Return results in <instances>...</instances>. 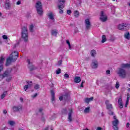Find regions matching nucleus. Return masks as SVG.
Segmentation results:
<instances>
[{
  "instance_id": "nucleus-1",
  "label": "nucleus",
  "mask_w": 130,
  "mask_h": 130,
  "mask_svg": "<svg viewBox=\"0 0 130 130\" xmlns=\"http://www.w3.org/2000/svg\"><path fill=\"white\" fill-rule=\"evenodd\" d=\"M11 56L9 57L7 59L6 64V66L7 67L10 66L12 62L14 61H16L17 59H18V56H19V53L16 51H14V52H13L11 54Z\"/></svg>"
},
{
  "instance_id": "nucleus-2",
  "label": "nucleus",
  "mask_w": 130,
  "mask_h": 130,
  "mask_svg": "<svg viewBox=\"0 0 130 130\" xmlns=\"http://www.w3.org/2000/svg\"><path fill=\"white\" fill-rule=\"evenodd\" d=\"M21 37L24 42H27L28 39V28L25 26L22 28Z\"/></svg>"
},
{
  "instance_id": "nucleus-3",
  "label": "nucleus",
  "mask_w": 130,
  "mask_h": 130,
  "mask_svg": "<svg viewBox=\"0 0 130 130\" xmlns=\"http://www.w3.org/2000/svg\"><path fill=\"white\" fill-rule=\"evenodd\" d=\"M37 12L39 15L41 16L43 13L42 11V4L40 1H38L36 4Z\"/></svg>"
},
{
  "instance_id": "nucleus-4",
  "label": "nucleus",
  "mask_w": 130,
  "mask_h": 130,
  "mask_svg": "<svg viewBox=\"0 0 130 130\" xmlns=\"http://www.w3.org/2000/svg\"><path fill=\"white\" fill-rule=\"evenodd\" d=\"M130 28V24L127 23H121L118 25V29L122 31H126Z\"/></svg>"
},
{
  "instance_id": "nucleus-5",
  "label": "nucleus",
  "mask_w": 130,
  "mask_h": 130,
  "mask_svg": "<svg viewBox=\"0 0 130 130\" xmlns=\"http://www.w3.org/2000/svg\"><path fill=\"white\" fill-rule=\"evenodd\" d=\"M118 75L120 78L124 79L126 77V71L122 68H119Z\"/></svg>"
},
{
  "instance_id": "nucleus-6",
  "label": "nucleus",
  "mask_w": 130,
  "mask_h": 130,
  "mask_svg": "<svg viewBox=\"0 0 130 130\" xmlns=\"http://www.w3.org/2000/svg\"><path fill=\"white\" fill-rule=\"evenodd\" d=\"M119 123V121L118 119L114 120L112 121L113 124V129L114 130H118V124Z\"/></svg>"
},
{
  "instance_id": "nucleus-7",
  "label": "nucleus",
  "mask_w": 130,
  "mask_h": 130,
  "mask_svg": "<svg viewBox=\"0 0 130 130\" xmlns=\"http://www.w3.org/2000/svg\"><path fill=\"white\" fill-rule=\"evenodd\" d=\"M66 1L64 0H58V9H63L64 8V3Z\"/></svg>"
},
{
  "instance_id": "nucleus-8",
  "label": "nucleus",
  "mask_w": 130,
  "mask_h": 130,
  "mask_svg": "<svg viewBox=\"0 0 130 130\" xmlns=\"http://www.w3.org/2000/svg\"><path fill=\"white\" fill-rule=\"evenodd\" d=\"M6 59L4 57H0V73L4 69V63Z\"/></svg>"
},
{
  "instance_id": "nucleus-9",
  "label": "nucleus",
  "mask_w": 130,
  "mask_h": 130,
  "mask_svg": "<svg viewBox=\"0 0 130 130\" xmlns=\"http://www.w3.org/2000/svg\"><path fill=\"white\" fill-rule=\"evenodd\" d=\"M70 99V96H69V94L66 93L64 95H63L59 97V100L60 101H62V100H64L67 101V100H69Z\"/></svg>"
},
{
  "instance_id": "nucleus-10",
  "label": "nucleus",
  "mask_w": 130,
  "mask_h": 130,
  "mask_svg": "<svg viewBox=\"0 0 130 130\" xmlns=\"http://www.w3.org/2000/svg\"><path fill=\"white\" fill-rule=\"evenodd\" d=\"M100 20L102 22H106L107 21V16L104 15V12L103 11H101V12Z\"/></svg>"
},
{
  "instance_id": "nucleus-11",
  "label": "nucleus",
  "mask_w": 130,
  "mask_h": 130,
  "mask_svg": "<svg viewBox=\"0 0 130 130\" xmlns=\"http://www.w3.org/2000/svg\"><path fill=\"white\" fill-rule=\"evenodd\" d=\"M105 104L106 105L107 109L108 110H111V109H113V107L112 106V105L110 103L109 101H106Z\"/></svg>"
},
{
  "instance_id": "nucleus-12",
  "label": "nucleus",
  "mask_w": 130,
  "mask_h": 130,
  "mask_svg": "<svg viewBox=\"0 0 130 130\" xmlns=\"http://www.w3.org/2000/svg\"><path fill=\"white\" fill-rule=\"evenodd\" d=\"M85 27L87 30H89L91 28V22H90V19L88 18L85 19Z\"/></svg>"
},
{
  "instance_id": "nucleus-13",
  "label": "nucleus",
  "mask_w": 130,
  "mask_h": 130,
  "mask_svg": "<svg viewBox=\"0 0 130 130\" xmlns=\"http://www.w3.org/2000/svg\"><path fill=\"white\" fill-rule=\"evenodd\" d=\"M9 76H10V73L9 71H6L3 75H0V80H3L4 78L9 77Z\"/></svg>"
},
{
  "instance_id": "nucleus-14",
  "label": "nucleus",
  "mask_w": 130,
  "mask_h": 130,
  "mask_svg": "<svg viewBox=\"0 0 130 130\" xmlns=\"http://www.w3.org/2000/svg\"><path fill=\"white\" fill-rule=\"evenodd\" d=\"M91 67L92 69H97V68H98V61L96 60H93Z\"/></svg>"
},
{
  "instance_id": "nucleus-15",
  "label": "nucleus",
  "mask_w": 130,
  "mask_h": 130,
  "mask_svg": "<svg viewBox=\"0 0 130 130\" xmlns=\"http://www.w3.org/2000/svg\"><path fill=\"white\" fill-rule=\"evenodd\" d=\"M10 8H11V3L9 1H7L5 4V8L6 10H10Z\"/></svg>"
},
{
  "instance_id": "nucleus-16",
  "label": "nucleus",
  "mask_w": 130,
  "mask_h": 130,
  "mask_svg": "<svg viewBox=\"0 0 130 130\" xmlns=\"http://www.w3.org/2000/svg\"><path fill=\"white\" fill-rule=\"evenodd\" d=\"M13 112H17L22 110V106H19L18 107H13Z\"/></svg>"
},
{
  "instance_id": "nucleus-17",
  "label": "nucleus",
  "mask_w": 130,
  "mask_h": 130,
  "mask_svg": "<svg viewBox=\"0 0 130 130\" xmlns=\"http://www.w3.org/2000/svg\"><path fill=\"white\" fill-rule=\"evenodd\" d=\"M72 114H73V110L70 109V112L68 114V120L70 122H71L73 120L72 119Z\"/></svg>"
},
{
  "instance_id": "nucleus-18",
  "label": "nucleus",
  "mask_w": 130,
  "mask_h": 130,
  "mask_svg": "<svg viewBox=\"0 0 130 130\" xmlns=\"http://www.w3.org/2000/svg\"><path fill=\"white\" fill-rule=\"evenodd\" d=\"M81 81H82V79H81V77L79 76H76L74 78V82L75 83H76V84H78Z\"/></svg>"
},
{
  "instance_id": "nucleus-19",
  "label": "nucleus",
  "mask_w": 130,
  "mask_h": 130,
  "mask_svg": "<svg viewBox=\"0 0 130 130\" xmlns=\"http://www.w3.org/2000/svg\"><path fill=\"white\" fill-rule=\"evenodd\" d=\"M121 69H126L127 68H130V64L129 63H122L120 64Z\"/></svg>"
},
{
  "instance_id": "nucleus-20",
  "label": "nucleus",
  "mask_w": 130,
  "mask_h": 130,
  "mask_svg": "<svg viewBox=\"0 0 130 130\" xmlns=\"http://www.w3.org/2000/svg\"><path fill=\"white\" fill-rule=\"evenodd\" d=\"M118 102L119 108H122V107H123V105L122 104V99H121V98L118 99Z\"/></svg>"
},
{
  "instance_id": "nucleus-21",
  "label": "nucleus",
  "mask_w": 130,
  "mask_h": 130,
  "mask_svg": "<svg viewBox=\"0 0 130 130\" xmlns=\"http://www.w3.org/2000/svg\"><path fill=\"white\" fill-rule=\"evenodd\" d=\"M93 99H94L93 97H91L90 98H86L84 99V102L85 103H87V104H89V102L93 101Z\"/></svg>"
},
{
  "instance_id": "nucleus-22",
  "label": "nucleus",
  "mask_w": 130,
  "mask_h": 130,
  "mask_svg": "<svg viewBox=\"0 0 130 130\" xmlns=\"http://www.w3.org/2000/svg\"><path fill=\"white\" fill-rule=\"evenodd\" d=\"M58 33V31L56 30V29H54L51 31V34L53 36H57V34Z\"/></svg>"
},
{
  "instance_id": "nucleus-23",
  "label": "nucleus",
  "mask_w": 130,
  "mask_h": 130,
  "mask_svg": "<svg viewBox=\"0 0 130 130\" xmlns=\"http://www.w3.org/2000/svg\"><path fill=\"white\" fill-rule=\"evenodd\" d=\"M51 101L52 102L55 101V97L54 96V91L53 90H51Z\"/></svg>"
},
{
  "instance_id": "nucleus-24",
  "label": "nucleus",
  "mask_w": 130,
  "mask_h": 130,
  "mask_svg": "<svg viewBox=\"0 0 130 130\" xmlns=\"http://www.w3.org/2000/svg\"><path fill=\"white\" fill-rule=\"evenodd\" d=\"M96 54H97V53H96V50H92L90 51V55L91 56H92V57H95V56L96 55Z\"/></svg>"
},
{
  "instance_id": "nucleus-25",
  "label": "nucleus",
  "mask_w": 130,
  "mask_h": 130,
  "mask_svg": "<svg viewBox=\"0 0 130 130\" xmlns=\"http://www.w3.org/2000/svg\"><path fill=\"white\" fill-rule=\"evenodd\" d=\"M48 17L49 18V19H50V20L54 21V17H53V14H52V13H49Z\"/></svg>"
},
{
  "instance_id": "nucleus-26",
  "label": "nucleus",
  "mask_w": 130,
  "mask_h": 130,
  "mask_svg": "<svg viewBox=\"0 0 130 130\" xmlns=\"http://www.w3.org/2000/svg\"><path fill=\"white\" fill-rule=\"evenodd\" d=\"M74 16L75 18H78V17H79V16H80V13H79V11L76 10L75 11H74Z\"/></svg>"
},
{
  "instance_id": "nucleus-27",
  "label": "nucleus",
  "mask_w": 130,
  "mask_h": 130,
  "mask_svg": "<svg viewBox=\"0 0 130 130\" xmlns=\"http://www.w3.org/2000/svg\"><path fill=\"white\" fill-rule=\"evenodd\" d=\"M124 38H126V39H127L128 40H129V39H130L129 32H126V34H125Z\"/></svg>"
},
{
  "instance_id": "nucleus-28",
  "label": "nucleus",
  "mask_w": 130,
  "mask_h": 130,
  "mask_svg": "<svg viewBox=\"0 0 130 130\" xmlns=\"http://www.w3.org/2000/svg\"><path fill=\"white\" fill-rule=\"evenodd\" d=\"M7 94H8V92L4 91L3 93L1 95V99H3L4 98H5V97L7 96Z\"/></svg>"
},
{
  "instance_id": "nucleus-29",
  "label": "nucleus",
  "mask_w": 130,
  "mask_h": 130,
  "mask_svg": "<svg viewBox=\"0 0 130 130\" xmlns=\"http://www.w3.org/2000/svg\"><path fill=\"white\" fill-rule=\"evenodd\" d=\"M8 123L9 124H10V125H11V126H13L15 125V123H16L15 122V121L10 120L8 121Z\"/></svg>"
},
{
  "instance_id": "nucleus-30",
  "label": "nucleus",
  "mask_w": 130,
  "mask_h": 130,
  "mask_svg": "<svg viewBox=\"0 0 130 130\" xmlns=\"http://www.w3.org/2000/svg\"><path fill=\"white\" fill-rule=\"evenodd\" d=\"M84 113H89L90 112V107L86 108L84 110Z\"/></svg>"
},
{
  "instance_id": "nucleus-31",
  "label": "nucleus",
  "mask_w": 130,
  "mask_h": 130,
  "mask_svg": "<svg viewBox=\"0 0 130 130\" xmlns=\"http://www.w3.org/2000/svg\"><path fill=\"white\" fill-rule=\"evenodd\" d=\"M106 41V36H105V35H103L102 43H104V42H105Z\"/></svg>"
},
{
  "instance_id": "nucleus-32",
  "label": "nucleus",
  "mask_w": 130,
  "mask_h": 130,
  "mask_svg": "<svg viewBox=\"0 0 130 130\" xmlns=\"http://www.w3.org/2000/svg\"><path fill=\"white\" fill-rule=\"evenodd\" d=\"M66 43L68 45L69 49H72V46H71V43H70V41L66 40Z\"/></svg>"
},
{
  "instance_id": "nucleus-33",
  "label": "nucleus",
  "mask_w": 130,
  "mask_h": 130,
  "mask_svg": "<svg viewBox=\"0 0 130 130\" xmlns=\"http://www.w3.org/2000/svg\"><path fill=\"white\" fill-rule=\"evenodd\" d=\"M34 88L35 89V90H38L40 89V85L38 84H37L35 85Z\"/></svg>"
},
{
  "instance_id": "nucleus-34",
  "label": "nucleus",
  "mask_w": 130,
  "mask_h": 130,
  "mask_svg": "<svg viewBox=\"0 0 130 130\" xmlns=\"http://www.w3.org/2000/svg\"><path fill=\"white\" fill-rule=\"evenodd\" d=\"M29 69L30 71H34V70H36V68L34 66H29Z\"/></svg>"
},
{
  "instance_id": "nucleus-35",
  "label": "nucleus",
  "mask_w": 130,
  "mask_h": 130,
  "mask_svg": "<svg viewBox=\"0 0 130 130\" xmlns=\"http://www.w3.org/2000/svg\"><path fill=\"white\" fill-rule=\"evenodd\" d=\"M34 28V25L33 24H31L29 26V30L30 32H34V30H33V28Z\"/></svg>"
},
{
  "instance_id": "nucleus-36",
  "label": "nucleus",
  "mask_w": 130,
  "mask_h": 130,
  "mask_svg": "<svg viewBox=\"0 0 130 130\" xmlns=\"http://www.w3.org/2000/svg\"><path fill=\"white\" fill-rule=\"evenodd\" d=\"M61 71V70H60V69H58L56 71V75H59V74L60 73V72Z\"/></svg>"
},
{
  "instance_id": "nucleus-37",
  "label": "nucleus",
  "mask_w": 130,
  "mask_h": 130,
  "mask_svg": "<svg viewBox=\"0 0 130 130\" xmlns=\"http://www.w3.org/2000/svg\"><path fill=\"white\" fill-rule=\"evenodd\" d=\"M27 83L28 84L27 85V86H28V88L31 87V86H32V81H30L29 83L28 82Z\"/></svg>"
},
{
  "instance_id": "nucleus-38",
  "label": "nucleus",
  "mask_w": 130,
  "mask_h": 130,
  "mask_svg": "<svg viewBox=\"0 0 130 130\" xmlns=\"http://www.w3.org/2000/svg\"><path fill=\"white\" fill-rule=\"evenodd\" d=\"M108 113L109 115H114V113L113 111H111V110H109Z\"/></svg>"
},
{
  "instance_id": "nucleus-39",
  "label": "nucleus",
  "mask_w": 130,
  "mask_h": 130,
  "mask_svg": "<svg viewBox=\"0 0 130 130\" xmlns=\"http://www.w3.org/2000/svg\"><path fill=\"white\" fill-rule=\"evenodd\" d=\"M64 77L65 79H69V78H70V75L68 74H65L64 75Z\"/></svg>"
},
{
  "instance_id": "nucleus-40",
  "label": "nucleus",
  "mask_w": 130,
  "mask_h": 130,
  "mask_svg": "<svg viewBox=\"0 0 130 130\" xmlns=\"http://www.w3.org/2000/svg\"><path fill=\"white\" fill-rule=\"evenodd\" d=\"M11 80H12V77H11V76H9V77H8V78L6 79L7 82H10V81H11Z\"/></svg>"
},
{
  "instance_id": "nucleus-41",
  "label": "nucleus",
  "mask_w": 130,
  "mask_h": 130,
  "mask_svg": "<svg viewBox=\"0 0 130 130\" xmlns=\"http://www.w3.org/2000/svg\"><path fill=\"white\" fill-rule=\"evenodd\" d=\"M62 113H65L66 114H67L68 113V111L67 110V109H63L62 111Z\"/></svg>"
},
{
  "instance_id": "nucleus-42",
  "label": "nucleus",
  "mask_w": 130,
  "mask_h": 130,
  "mask_svg": "<svg viewBox=\"0 0 130 130\" xmlns=\"http://www.w3.org/2000/svg\"><path fill=\"white\" fill-rule=\"evenodd\" d=\"M115 88H116V89H118V88H119V82H116Z\"/></svg>"
},
{
  "instance_id": "nucleus-43",
  "label": "nucleus",
  "mask_w": 130,
  "mask_h": 130,
  "mask_svg": "<svg viewBox=\"0 0 130 130\" xmlns=\"http://www.w3.org/2000/svg\"><path fill=\"white\" fill-rule=\"evenodd\" d=\"M129 97H130L129 93H127L126 101H129Z\"/></svg>"
},
{
  "instance_id": "nucleus-44",
  "label": "nucleus",
  "mask_w": 130,
  "mask_h": 130,
  "mask_svg": "<svg viewBox=\"0 0 130 130\" xmlns=\"http://www.w3.org/2000/svg\"><path fill=\"white\" fill-rule=\"evenodd\" d=\"M61 64H62V60H59L58 63V66H61Z\"/></svg>"
},
{
  "instance_id": "nucleus-45",
  "label": "nucleus",
  "mask_w": 130,
  "mask_h": 130,
  "mask_svg": "<svg viewBox=\"0 0 130 130\" xmlns=\"http://www.w3.org/2000/svg\"><path fill=\"white\" fill-rule=\"evenodd\" d=\"M28 88H29L28 85H25L24 86V89L25 90V91H26V90H28Z\"/></svg>"
},
{
  "instance_id": "nucleus-46",
  "label": "nucleus",
  "mask_w": 130,
  "mask_h": 130,
  "mask_svg": "<svg viewBox=\"0 0 130 130\" xmlns=\"http://www.w3.org/2000/svg\"><path fill=\"white\" fill-rule=\"evenodd\" d=\"M85 83V81H83L81 83V85H80V87L81 88H83V87H84V83Z\"/></svg>"
},
{
  "instance_id": "nucleus-47",
  "label": "nucleus",
  "mask_w": 130,
  "mask_h": 130,
  "mask_svg": "<svg viewBox=\"0 0 130 130\" xmlns=\"http://www.w3.org/2000/svg\"><path fill=\"white\" fill-rule=\"evenodd\" d=\"M59 14H63V10H62V9H59Z\"/></svg>"
},
{
  "instance_id": "nucleus-48",
  "label": "nucleus",
  "mask_w": 130,
  "mask_h": 130,
  "mask_svg": "<svg viewBox=\"0 0 130 130\" xmlns=\"http://www.w3.org/2000/svg\"><path fill=\"white\" fill-rule=\"evenodd\" d=\"M67 14H68V15H71V14H72V11H71L70 10H68Z\"/></svg>"
},
{
  "instance_id": "nucleus-49",
  "label": "nucleus",
  "mask_w": 130,
  "mask_h": 130,
  "mask_svg": "<svg viewBox=\"0 0 130 130\" xmlns=\"http://www.w3.org/2000/svg\"><path fill=\"white\" fill-rule=\"evenodd\" d=\"M32 98H36V97H37V93H35V94L31 95Z\"/></svg>"
},
{
  "instance_id": "nucleus-50",
  "label": "nucleus",
  "mask_w": 130,
  "mask_h": 130,
  "mask_svg": "<svg viewBox=\"0 0 130 130\" xmlns=\"http://www.w3.org/2000/svg\"><path fill=\"white\" fill-rule=\"evenodd\" d=\"M21 4H22V2L21 1H18L17 3H16V5H21Z\"/></svg>"
},
{
  "instance_id": "nucleus-51",
  "label": "nucleus",
  "mask_w": 130,
  "mask_h": 130,
  "mask_svg": "<svg viewBox=\"0 0 130 130\" xmlns=\"http://www.w3.org/2000/svg\"><path fill=\"white\" fill-rule=\"evenodd\" d=\"M106 73L107 75H110V70H107Z\"/></svg>"
},
{
  "instance_id": "nucleus-52",
  "label": "nucleus",
  "mask_w": 130,
  "mask_h": 130,
  "mask_svg": "<svg viewBox=\"0 0 130 130\" xmlns=\"http://www.w3.org/2000/svg\"><path fill=\"white\" fill-rule=\"evenodd\" d=\"M3 39H8V36H7L6 35H4L3 36Z\"/></svg>"
},
{
  "instance_id": "nucleus-53",
  "label": "nucleus",
  "mask_w": 130,
  "mask_h": 130,
  "mask_svg": "<svg viewBox=\"0 0 130 130\" xmlns=\"http://www.w3.org/2000/svg\"><path fill=\"white\" fill-rule=\"evenodd\" d=\"M127 105H128V101H126L125 105V107H127Z\"/></svg>"
},
{
  "instance_id": "nucleus-54",
  "label": "nucleus",
  "mask_w": 130,
  "mask_h": 130,
  "mask_svg": "<svg viewBox=\"0 0 130 130\" xmlns=\"http://www.w3.org/2000/svg\"><path fill=\"white\" fill-rule=\"evenodd\" d=\"M3 113H4V114H7L8 113V112L7 111V110H4L3 111Z\"/></svg>"
},
{
  "instance_id": "nucleus-55",
  "label": "nucleus",
  "mask_w": 130,
  "mask_h": 130,
  "mask_svg": "<svg viewBox=\"0 0 130 130\" xmlns=\"http://www.w3.org/2000/svg\"><path fill=\"white\" fill-rule=\"evenodd\" d=\"M129 125H130L129 123H127L126 125V126L127 128H128V127H129Z\"/></svg>"
},
{
  "instance_id": "nucleus-56",
  "label": "nucleus",
  "mask_w": 130,
  "mask_h": 130,
  "mask_svg": "<svg viewBox=\"0 0 130 130\" xmlns=\"http://www.w3.org/2000/svg\"><path fill=\"white\" fill-rule=\"evenodd\" d=\"M27 62H28V64H30V59H27Z\"/></svg>"
},
{
  "instance_id": "nucleus-57",
  "label": "nucleus",
  "mask_w": 130,
  "mask_h": 130,
  "mask_svg": "<svg viewBox=\"0 0 130 130\" xmlns=\"http://www.w3.org/2000/svg\"><path fill=\"white\" fill-rule=\"evenodd\" d=\"M96 130H102V128H101V127H98Z\"/></svg>"
},
{
  "instance_id": "nucleus-58",
  "label": "nucleus",
  "mask_w": 130,
  "mask_h": 130,
  "mask_svg": "<svg viewBox=\"0 0 130 130\" xmlns=\"http://www.w3.org/2000/svg\"><path fill=\"white\" fill-rule=\"evenodd\" d=\"M18 45H19V44H16L15 45H14V48H16V47H17V46H18Z\"/></svg>"
},
{
  "instance_id": "nucleus-59",
  "label": "nucleus",
  "mask_w": 130,
  "mask_h": 130,
  "mask_svg": "<svg viewBox=\"0 0 130 130\" xmlns=\"http://www.w3.org/2000/svg\"><path fill=\"white\" fill-rule=\"evenodd\" d=\"M20 101L21 102H23V101H24V100H23V98H20Z\"/></svg>"
},
{
  "instance_id": "nucleus-60",
  "label": "nucleus",
  "mask_w": 130,
  "mask_h": 130,
  "mask_svg": "<svg viewBox=\"0 0 130 130\" xmlns=\"http://www.w3.org/2000/svg\"><path fill=\"white\" fill-rule=\"evenodd\" d=\"M42 108H40V109H39V112H41L42 111Z\"/></svg>"
},
{
  "instance_id": "nucleus-61",
  "label": "nucleus",
  "mask_w": 130,
  "mask_h": 130,
  "mask_svg": "<svg viewBox=\"0 0 130 130\" xmlns=\"http://www.w3.org/2000/svg\"><path fill=\"white\" fill-rule=\"evenodd\" d=\"M113 118H114V119H115V120H116V119H116V116H114Z\"/></svg>"
},
{
  "instance_id": "nucleus-62",
  "label": "nucleus",
  "mask_w": 130,
  "mask_h": 130,
  "mask_svg": "<svg viewBox=\"0 0 130 130\" xmlns=\"http://www.w3.org/2000/svg\"><path fill=\"white\" fill-rule=\"evenodd\" d=\"M128 6H129V7H130V3H128Z\"/></svg>"
},
{
  "instance_id": "nucleus-63",
  "label": "nucleus",
  "mask_w": 130,
  "mask_h": 130,
  "mask_svg": "<svg viewBox=\"0 0 130 130\" xmlns=\"http://www.w3.org/2000/svg\"><path fill=\"white\" fill-rule=\"evenodd\" d=\"M128 91H130V88H128Z\"/></svg>"
},
{
  "instance_id": "nucleus-64",
  "label": "nucleus",
  "mask_w": 130,
  "mask_h": 130,
  "mask_svg": "<svg viewBox=\"0 0 130 130\" xmlns=\"http://www.w3.org/2000/svg\"><path fill=\"white\" fill-rule=\"evenodd\" d=\"M19 130H24V129H19Z\"/></svg>"
}]
</instances>
